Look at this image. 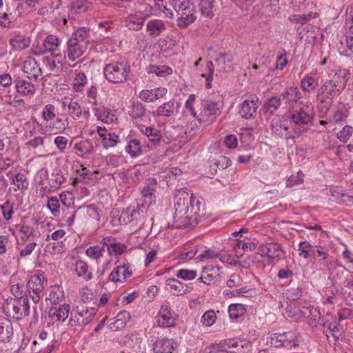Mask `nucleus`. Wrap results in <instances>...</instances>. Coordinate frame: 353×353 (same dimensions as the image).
<instances>
[{
	"mask_svg": "<svg viewBox=\"0 0 353 353\" xmlns=\"http://www.w3.org/2000/svg\"><path fill=\"white\" fill-rule=\"evenodd\" d=\"M103 72L108 82L119 84L130 79V67L125 61H112L105 65Z\"/></svg>",
	"mask_w": 353,
	"mask_h": 353,
	"instance_id": "obj_1",
	"label": "nucleus"
},
{
	"mask_svg": "<svg viewBox=\"0 0 353 353\" xmlns=\"http://www.w3.org/2000/svg\"><path fill=\"white\" fill-rule=\"evenodd\" d=\"M299 104L305 106V109L303 107H300L299 108L290 107L289 109V119L290 122L296 125L300 126L294 130V136H292V138L299 137L301 134L305 132L307 128L302 125H307L312 119V117L310 112L311 103L307 101L305 105L303 101H301Z\"/></svg>",
	"mask_w": 353,
	"mask_h": 353,
	"instance_id": "obj_2",
	"label": "nucleus"
},
{
	"mask_svg": "<svg viewBox=\"0 0 353 353\" xmlns=\"http://www.w3.org/2000/svg\"><path fill=\"white\" fill-rule=\"evenodd\" d=\"M174 204V222L177 228H187V219L189 215L191 195L185 191L179 192Z\"/></svg>",
	"mask_w": 353,
	"mask_h": 353,
	"instance_id": "obj_3",
	"label": "nucleus"
},
{
	"mask_svg": "<svg viewBox=\"0 0 353 353\" xmlns=\"http://www.w3.org/2000/svg\"><path fill=\"white\" fill-rule=\"evenodd\" d=\"M97 313L95 307L83 305L77 306L70 311L68 325L71 327H84L94 318Z\"/></svg>",
	"mask_w": 353,
	"mask_h": 353,
	"instance_id": "obj_4",
	"label": "nucleus"
},
{
	"mask_svg": "<svg viewBox=\"0 0 353 353\" xmlns=\"http://www.w3.org/2000/svg\"><path fill=\"white\" fill-rule=\"evenodd\" d=\"M177 13V25L181 28H185L194 23L196 19L194 6L189 1H183L175 6Z\"/></svg>",
	"mask_w": 353,
	"mask_h": 353,
	"instance_id": "obj_5",
	"label": "nucleus"
},
{
	"mask_svg": "<svg viewBox=\"0 0 353 353\" xmlns=\"http://www.w3.org/2000/svg\"><path fill=\"white\" fill-rule=\"evenodd\" d=\"M221 113V105L212 100H204L201 103V110L198 121L208 125L212 123Z\"/></svg>",
	"mask_w": 353,
	"mask_h": 353,
	"instance_id": "obj_6",
	"label": "nucleus"
},
{
	"mask_svg": "<svg viewBox=\"0 0 353 353\" xmlns=\"http://www.w3.org/2000/svg\"><path fill=\"white\" fill-rule=\"evenodd\" d=\"M189 206L190 210L188 218L187 219V228H193L205 216V208L204 202L194 197L192 194H191Z\"/></svg>",
	"mask_w": 353,
	"mask_h": 353,
	"instance_id": "obj_7",
	"label": "nucleus"
},
{
	"mask_svg": "<svg viewBox=\"0 0 353 353\" xmlns=\"http://www.w3.org/2000/svg\"><path fill=\"white\" fill-rule=\"evenodd\" d=\"M269 340V343L276 347H286L292 348L299 345L295 334L292 332L272 334Z\"/></svg>",
	"mask_w": 353,
	"mask_h": 353,
	"instance_id": "obj_8",
	"label": "nucleus"
},
{
	"mask_svg": "<svg viewBox=\"0 0 353 353\" xmlns=\"http://www.w3.org/2000/svg\"><path fill=\"white\" fill-rule=\"evenodd\" d=\"M259 250L261 252V256H267L271 262L274 260L278 261L281 259V254L283 252L279 243H268L261 244Z\"/></svg>",
	"mask_w": 353,
	"mask_h": 353,
	"instance_id": "obj_9",
	"label": "nucleus"
},
{
	"mask_svg": "<svg viewBox=\"0 0 353 353\" xmlns=\"http://www.w3.org/2000/svg\"><path fill=\"white\" fill-rule=\"evenodd\" d=\"M59 39L54 35H48L44 40L43 46L35 54H43L47 52H50L52 55L55 57H61V52L59 49Z\"/></svg>",
	"mask_w": 353,
	"mask_h": 353,
	"instance_id": "obj_10",
	"label": "nucleus"
},
{
	"mask_svg": "<svg viewBox=\"0 0 353 353\" xmlns=\"http://www.w3.org/2000/svg\"><path fill=\"white\" fill-rule=\"evenodd\" d=\"M88 48V47L83 42L79 43L74 40L69 39L67 42V50L64 57L67 56L70 60L74 61L81 57Z\"/></svg>",
	"mask_w": 353,
	"mask_h": 353,
	"instance_id": "obj_11",
	"label": "nucleus"
},
{
	"mask_svg": "<svg viewBox=\"0 0 353 353\" xmlns=\"http://www.w3.org/2000/svg\"><path fill=\"white\" fill-rule=\"evenodd\" d=\"M23 71L30 79L37 80L42 75V71L35 59L28 57L23 63Z\"/></svg>",
	"mask_w": 353,
	"mask_h": 353,
	"instance_id": "obj_12",
	"label": "nucleus"
},
{
	"mask_svg": "<svg viewBox=\"0 0 353 353\" xmlns=\"http://www.w3.org/2000/svg\"><path fill=\"white\" fill-rule=\"evenodd\" d=\"M158 325L164 327L175 325V318L173 316L172 309L167 305H162L158 314Z\"/></svg>",
	"mask_w": 353,
	"mask_h": 353,
	"instance_id": "obj_13",
	"label": "nucleus"
},
{
	"mask_svg": "<svg viewBox=\"0 0 353 353\" xmlns=\"http://www.w3.org/2000/svg\"><path fill=\"white\" fill-rule=\"evenodd\" d=\"M258 108V99H245L240 105L239 114L246 119H250L256 115Z\"/></svg>",
	"mask_w": 353,
	"mask_h": 353,
	"instance_id": "obj_14",
	"label": "nucleus"
},
{
	"mask_svg": "<svg viewBox=\"0 0 353 353\" xmlns=\"http://www.w3.org/2000/svg\"><path fill=\"white\" fill-rule=\"evenodd\" d=\"M176 346L172 339L158 338L153 344V350L155 353H172Z\"/></svg>",
	"mask_w": 353,
	"mask_h": 353,
	"instance_id": "obj_15",
	"label": "nucleus"
},
{
	"mask_svg": "<svg viewBox=\"0 0 353 353\" xmlns=\"http://www.w3.org/2000/svg\"><path fill=\"white\" fill-rule=\"evenodd\" d=\"M168 90L165 88H157L150 90H143L139 92V97L145 102H154L166 95Z\"/></svg>",
	"mask_w": 353,
	"mask_h": 353,
	"instance_id": "obj_16",
	"label": "nucleus"
},
{
	"mask_svg": "<svg viewBox=\"0 0 353 353\" xmlns=\"http://www.w3.org/2000/svg\"><path fill=\"white\" fill-rule=\"evenodd\" d=\"M70 313V306L69 304L64 303L59 307H52L49 310V316L52 319H55L57 321H65Z\"/></svg>",
	"mask_w": 353,
	"mask_h": 353,
	"instance_id": "obj_17",
	"label": "nucleus"
},
{
	"mask_svg": "<svg viewBox=\"0 0 353 353\" xmlns=\"http://www.w3.org/2000/svg\"><path fill=\"white\" fill-rule=\"evenodd\" d=\"M220 269L219 267L208 265L203 268L202 274L198 279L199 281L206 285H210L212 282L219 275Z\"/></svg>",
	"mask_w": 353,
	"mask_h": 353,
	"instance_id": "obj_18",
	"label": "nucleus"
},
{
	"mask_svg": "<svg viewBox=\"0 0 353 353\" xmlns=\"http://www.w3.org/2000/svg\"><path fill=\"white\" fill-rule=\"evenodd\" d=\"M166 30V23L161 19L150 20L146 26V30L150 36L157 37L160 36Z\"/></svg>",
	"mask_w": 353,
	"mask_h": 353,
	"instance_id": "obj_19",
	"label": "nucleus"
},
{
	"mask_svg": "<svg viewBox=\"0 0 353 353\" xmlns=\"http://www.w3.org/2000/svg\"><path fill=\"white\" fill-rule=\"evenodd\" d=\"M281 97L286 104L290 105L298 103L302 98V94L297 86H290L281 94Z\"/></svg>",
	"mask_w": 353,
	"mask_h": 353,
	"instance_id": "obj_20",
	"label": "nucleus"
},
{
	"mask_svg": "<svg viewBox=\"0 0 353 353\" xmlns=\"http://www.w3.org/2000/svg\"><path fill=\"white\" fill-rule=\"evenodd\" d=\"M131 275L132 272L128 270V268L124 264L119 265L113 270L110 274V279L115 283H123Z\"/></svg>",
	"mask_w": 353,
	"mask_h": 353,
	"instance_id": "obj_21",
	"label": "nucleus"
},
{
	"mask_svg": "<svg viewBox=\"0 0 353 353\" xmlns=\"http://www.w3.org/2000/svg\"><path fill=\"white\" fill-rule=\"evenodd\" d=\"M166 285L170 287L171 293L174 296H181L189 291V286L175 279H168Z\"/></svg>",
	"mask_w": 353,
	"mask_h": 353,
	"instance_id": "obj_22",
	"label": "nucleus"
},
{
	"mask_svg": "<svg viewBox=\"0 0 353 353\" xmlns=\"http://www.w3.org/2000/svg\"><path fill=\"white\" fill-rule=\"evenodd\" d=\"M342 90L336 77H333L331 80L325 81L318 91H320L321 93H323L324 92L330 96L335 97L336 91L341 92Z\"/></svg>",
	"mask_w": 353,
	"mask_h": 353,
	"instance_id": "obj_23",
	"label": "nucleus"
},
{
	"mask_svg": "<svg viewBox=\"0 0 353 353\" xmlns=\"http://www.w3.org/2000/svg\"><path fill=\"white\" fill-rule=\"evenodd\" d=\"M174 112V102L170 100L161 105L157 110L151 112L153 117H166L172 116Z\"/></svg>",
	"mask_w": 353,
	"mask_h": 353,
	"instance_id": "obj_24",
	"label": "nucleus"
},
{
	"mask_svg": "<svg viewBox=\"0 0 353 353\" xmlns=\"http://www.w3.org/2000/svg\"><path fill=\"white\" fill-rule=\"evenodd\" d=\"M157 184L155 179H149L141 190V194L143 197L145 198V201H147V199H148L150 203L155 199V187Z\"/></svg>",
	"mask_w": 353,
	"mask_h": 353,
	"instance_id": "obj_25",
	"label": "nucleus"
},
{
	"mask_svg": "<svg viewBox=\"0 0 353 353\" xmlns=\"http://www.w3.org/2000/svg\"><path fill=\"white\" fill-rule=\"evenodd\" d=\"M44 276L41 274H34L31 276L28 283V288L29 289V294L36 293L41 294L43 290V280Z\"/></svg>",
	"mask_w": 353,
	"mask_h": 353,
	"instance_id": "obj_26",
	"label": "nucleus"
},
{
	"mask_svg": "<svg viewBox=\"0 0 353 353\" xmlns=\"http://www.w3.org/2000/svg\"><path fill=\"white\" fill-rule=\"evenodd\" d=\"M15 89L21 95L33 94L35 92V85L26 80L18 79L15 81Z\"/></svg>",
	"mask_w": 353,
	"mask_h": 353,
	"instance_id": "obj_27",
	"label": "nucleus"
},
{
	"mask_svg": "<svg viewBox=\"0 0 353 353\" xmlns=\"http://www.w3.org/2000/svg\"><path fill=\"white\" fill-rule=\"evenodd\" d=\"M90 29L85 27L79 28L72 34V37L70 39L74 40L77 43H85L87 47L90 45V37L89 34Z\"/></svg>",
	"mask_w": 353,
	"mask_h": 353,
	"instance_id": "obj_28",
	"label": "nucleus"
},
{
	"mask_svg": "<svg viewBox=\"0 0 353 353\" xmlns=\"http://www.w3.org/2000/svg\"><path fill=\"white\" fill-rule=\"evenodd\" d=\"M130 319V314L128 312L123 310L120 312L113 323L110 325V328L114 330H119L124 328Z\"/></svg>",
	"mask_w": 353,
	"mask_h": 353,
	"instance_id": "obj_29",
	"label": "nucleus"
},
{
	"mask_svg": "<svg viewBox=\"0 0 353 353\" xmlns=\"http://www.w3.org/2000/svg\"><path fill=\"white\" fill-rule=\"evenodd\" d=\"M334 98V97L330 96L324 92L323 93H321L320 91H318L316 94L317 101L319 102L318 108L321 111H325L326 112L331 108Z\"/></svg>",
	"mask_w": 353,
	"mask_h": 353,
	"instance_id": "obj_30",
	"label": "nucleus"
},
{
	"mask_svg": "<svg viewBox=\"0 0 353 353\" xmlns=\"http://www.w3.org/2000/svg\"><path fill=\"white\" fill-rule=\"evenodd\" d=\"M231 56L227 54L220 53L219 57L215 59L219 72H228L232 70Z\"/></svg>",
	"mask_w": 353,
	"mask_h": 353,
	"instance_id": "obj_31",
	"label": "nucleus"
},
{
	"mask_svg": "<svg viewBox=\"0 0 353 353\" xmlns=\"http://www.w3.org/2000/svg\"><path fill=\"white\" fill-rule=\"evenodd\" d=\"M12 334V324L9 320L4 319L1 322H0V341H9Z\"/></svg>",
	"mask_w": 353,
	"mask_h": 353,
	"instance_id": "obj_32",
	"label": "nucleus"
},
{
	"mask_svg": "<svg viewBox=\"0 0 353 353\" xmlns=\"http://www.w3.org/2000/svg\"><path fill=\"white\" fill-rule=\"evenodd\" d=\"M146 210L143 208L130 209V220L135 227L141 226L144 223Z\"/></svg>",
	"mask_w": 353,
	"mask_h": 353,
	"instance_id": "obj_33",
	"label": "nucleus"
},
{
	"mask_svg": "<svg viewBox=\"0 0 353 353\" xmlns=\"http://www.w3.org/2000/svg\"><path fill=\"white\" fill-rule=\"evenodd\" d=\"M281 104V98L279 97H272L264 103L263 110L265 114L272 115L280 107Z\"/></svg>",
	"mask_w": 353,
	"mask_h": 353,
	"instance_id": "obj_34",
	"label": "nucleus"
},
{
	"mask_svg": "<svg viewBox=\"0 0 353 353\" xmlns=\"http://www.w3.org/2000/svg\"><path fill=\"white\" fill-rule=\"evenodd\" d=\"M75 271L79 276H82L86 281L92 279V272H88L87 263L81 259H78L75 262Z\"/></svg>",
	"mask_w": 353,
	"mask_h": 353,
	"instance_id": "obj_35",
	"label": "nucleus"
},
{
	"mask_svg": "<svg viewBox=\"0 0 353 353\" xmlns=\"http://www.w3.org/2000/svg\"><path fill=\"white\" fill-rule=\"evenodd\" d=\"M140 131L141 133L144 134L147 137H148L149 141L153 144L159 142L161 140V132L155 128L143 126L140 128Z\"/></svg>",
	"mask_w": 353,
	"mask_h": 353,
	"instance_id": "obj_36",
	"label": "nucleus"
},
{
	"mask_svg": "<svg viewBox=\"0 0 353 353\" xmlns=\"http://www.w3.org/2000/svg\"><path fill=\"white\" fill-rule=\"evenodd\" d=\"M10 179H12V183L17 186V188H14V191H24L28 188L29 182L25 174L22 173H17L10 177Z\"/></svg>",
	"mask_w": 353,
	"mask_h": 353,
	"instance_id": "obj_37",
	"label": "nucleus"
},
{
	"mask_svg": "<svg viewBox=\"0 0 353 353\" xmlns=\"http://www.w3.org/2000/svg\"><path fill=\"white\" fill-rule=\"evenodd\" d=\"M10 43L15 50H22L30 45L29 39L23 35H16L10 39Z\"/></svg>",
	"mask_w": 353,
	"mask_h": 353,
	"instance_id": "obj_38",
	"label": "nucleus"
},
{
	"mask_svg": "<svg viewBox=\"0 0 353 353\" xmlns=\"http://www.w3.org/2000/svg\"><path fill=\"white\" fill-rule=\"evenodd\" d=\"M125 151L132 158L139 156L142 151V147L140 141L136 139H130L125 147Z\"/></svg>",
	"mask_w": 353,
	"mask_h": 353,
	"instance_id": "obj_39",
	"label": "nucleus"
},
{
	"mask_svg": "<svg viewBox=\"0 0 353 353\" xmlns=\"http://www.w3.org/2000/svg\"><path fill=\"white\" fill-rule=\"evenodd\" d=\"M245 312L246 308L243 304L234 303L228 307V314L231 319H236L243 316Z\"/></svg>",
	"mask_w": 353,
	"mask_h": 353,
	"instance_id": "obj_40",
	"label": "nucleus"
},
{
	"mask_svg": "<svg viewBox=\"0 0 353 353\" xmlns=\"http://www.w3.org/2000/svg\"><path fill=\"white\" fill-rule=\"evenodd\" d=\"M214 0H200L199 8L203 16L212 18L214 16L212 8Z\"/></svg>",
	"mask_w": 353,
	"mask_h": 353,
	"instance_id": "obj_41",
	"label": "nucleus"
},
{
	"mask_svg": "<svg viewBox=\"0 0 353 353\" xmlns=\"http://www.w3.org/2000/svg\"><path fill=\"white\" fill-rule=\"evenodd\" d=\"M5 308L8 311L12 312L13 317L16 315L19 319L23 316L22 308L21 307L20 299H14L13 301L8 302L5 305Z\"/></svg>",
	"mask_w": 353,
	"mask_h": 353,
	"instance_id": "obj_42",
	"label": "nucleus"
},
{
	"mask_svg": "<svg viewBox=\"0 0 353 353\" xmlns=\"http://www.w3.org/2000/svg\"><path fill=\"white\" fill-rule=\"evenodd\" d=\"M318 85L317 81L312 76L307 74L301 81V88L305 92L313 91Z\"/></svg>",
	"mask_w": 353,
	"mask_h": 353,
	"instance_id": "obj_43",
	"label": "nucleus"
},
{
	"mask_svg": "<svg viewBox=\"0 0 353 353\" xmlns=\"http://www.w3.org/2000/svg\"><path fill=\"white\" fill-rule=\"evenodd\" d=\"M65 181V178L60 171L52 173L51 176L48 178L49 185L54 190L58 189Z\"/></svg>",
	"mask_w": 353,
	"mask_h": 353,
	"instance_id": "obj_44",
	"label": "nucleus"
},
{
	"mask_svg": "<svg viewBox=\"0 0 353 353\" xmlns=\"http://www.w3.org/2000/svg\"><path fill=\"white\" fill-rule=\"evenodd\" d=\"M69 103L67 104V101L63 102V106L68 107V114L74 118H79L81 115L82 111L81 106L77 101H74L72 99H68Z\"/></svg>",
	"mask_w": 353,
	"mask_h": 353,
	"instance_id": "obj_45",
	"label": "nucleus"
},
{
	"mask_svg": "<svg viewBox=\"0 0 353 353\" xmlns=\"http://www.w3.org/2000/svg\"><path fill=\"white\" fill-rule=\"evenodd\" d=\"M313 247L314 245H312L308 241H304L300 242L298 249V251L299 252V255L305 259L312 257V250L313 249Z\"/></svg>",
	"mask_w": 353,
	"mask_h": 353,
	"instance_id": "obj_46",
	"label": "nucleus"
},
{
	"mask_svg": "<svg viewBox=\"0 0 353 353\" xmlns=\"http://www.w3.org/2000/svg\"><path fill=\"white\" fill-rule=\"evenodd\" d=\"M150 16V14H143L142 13H139L138 19L140 21H135V18L134 17H131L128 23V27L130 30H133L138 31L143 28V21Z\"/></svg>",
	"mask_w": 353,
	"mask_h": 353,
	"instance_id": "obj_47",
	"label": "nucleus"
},
{
	"mask_svg": "<svg viewBox=\"0 0 353 353\" xmlns=\"http://www.w3.org/2000/svg\"><path fill=\"white\" fill-rule=\"evenodd\" d=\"M74 148L81 153V156L91 154L94 151L92 144L88 140L75 143Z\"/></svg>",
	"mask_w": 353,
	"mask_h": 353,
	"instance_id": "obj_48",
	"label": "nucleus"
},
{
	"mask_svg": "<svg viewBox=\"0 0 353 353\" xmlns=\"http://www.w3.org/2000/svg\"><path fill=\"white\" fill-rule=\"evenodd\" d=\"M148 72L149 74H155L157 76H164L165 74H170L172 73V70L171 68L166 65H150L148 68Z\"/></svg>",
	"mask_w": 353,
	"mask_h": 353,
	"instance_id": "obj_49",
	"label": "nucleus"
},
{
	"mask_svg": "<svg viewBox=\"0 0 353 353\" xmlns=\"http://www.w3.org/2000/svg\"><path fill=\"white\" fill-rule=\"evenodd\" d=\"M316 256L322 257L319 262L321 264H323V261L327 259L328 256V249L325 247L314 245L313 249L312 250V257Z\"/></svg>",
	"mask_w": 353,
	"mask_h": 353,
	"instance_id": "obj_50",
	"label": "nucleus"
},
{
	"mask_svg": "<svg viewBox=\"0 0 353 353\" xmlns=\"http://www.w3.org/2000/svg\"><path fill=\"white\" fill-rule=\"evenodd\" d=\"M214 64L212 61H209L207 63L206 65V72L203 73L201 74L202 77L205 78L206 80V88H212V81L213 80V74H214Z\"/></svg>",
	"mask_w": 353,
	"mask_h": 353,
	"instance_id": "obj_51",
	"label": "nucleus"
},
{
	"mask_svg": "<svg viewBox=\"0 0 353 353\" xmlns=\"http://www.w3.org/2000/svg\"><path fill=\"white\" fill-rule=\"evenodd\" d=\"M146 109L140 102L134 103L130 115L134 119L142 118L145 114Z\"/></svg>",
	"mask_w": 353,
	"mask_h": 353,
	"instance_id": "obj_52",
	"label": "nucleus"
},
{
	"mask_svg": "<svg viewBox=\"0 0 353 353\" xmlns=\"http://www.w3.org/2000/svg\"><path fill=\"white\" fill-rule=\"evenodd\" d=\"M87 82V77L83 72H79L74 80V90L81 92Z\"/></svg>",
	"mask_w": 353,
	"mask_h": 353,
	"instance_id": "obj_53",
	"label": "nucleus"
},
{
	"mask_svg": "<svg viewBox=\"0 0 353 353\" xmlns=\"http://www.w3.org/2000/svg\"><path fill=\"white\" fill-rule=\"evenodd\" d=\"M42 118L46 121H52L56 117L55 107L52 104L46 105L42 111Z\"/></svg>",
	"mask_w": 353,
	"mask_h": 353,
	"instance_id": "obj_54",
	"label": "nucleus"
},
{
	"mask_svg": "<svg viewBox=\"0 0 353 353\" xmlns=\"http://www.w3.org/2000/svg\"><path fill=\"white\" fill-rule=\"evenodd\" d=\"M216 320V315L213 310L205 312L201 319L202 324L205 326L212 325Z\"/></svg>",
	"mask_w": 353,
	"mask_h": 353,
	"instance_id": "obj_55",
	"label": "nucleus"
},
{
	"mask_svg": "<svg viewBox=\"0 0 353 353\" xmlns=\"http://www.w3.org/2000/svg\"><path fill=\"white\" fill-rule=\"evenodd\" d=\"M1 210L3 218L6 221H9L12 219V214H14V206L10 201H6L3 205H1Z\"/></svg>",
	"mask_w": 353,
	"mask_h": 353,
	"instance_id": "obj_56",
	"label": "nucleus"
},
{
	"mask_svg": "<svg viewBox=\"0 0 353 353\" xmlns=\"http://www.w3.org/2000/svg\"><path fill=\"white\" fill-rule=\"evenodd\" d=\"M103 251V248H101L99 246H91L86 250L85 253L90 258L97 260L102 256Z\"/></svg>",
	"mask_w": 353,
	"mask_h": 353,
	"instance_id": "obj_57",
	"label": "nucleus"
},
{
	"mask_svg": "<svg viewBox=\"0 0 353 353\" xmlns=\"http://www.w3.org/2000/svg\"><path fill=\"white\" fill-rule=\"evenodd\" d=\"M1 99L4 103L15 107L17 103H23V101L18 99L17 96L12 97V94L10 90L6 94L1 96Z\"/></svg>",
	"mask_w": 353,
	"mask_h": 353,
	"instance_id": "obj_58",
	"label": "nucleus"
},
{
	"mask_svg": "<svg viewBox=\"0 0 353 353\" xmlns=\"http://www.w3.org/2000/svg\"><path fill=\"white\" fill-rule=\"evenodd\" d=\"M119 137L114 133H108L107 137L103 139L102 144L105 148L114 147L118 143Z\"/></svg>",
	"mask_w": 353,
	"mask_h": 353,
	"instance_id": "obj_59",
	"label": "nucleus"
},
{
	"mask_svg": "<svg viewBox=\"0 0 353 353\" xmlns=\"http://www.w3.org/2000/svg\"><path fill=\"white\" fill-rule=\"evenodd\" d=\"M54 143L60 153H65L68 143V139L63 136H57L54 140Z\"/></svg>",
	"mask_w": 353,
	"mask_h": 353,
	"instance_id": "obj_60",
	"label": "nucleus"
},
{
	"mask_svg": "<svg viewBox=\"0 0 353 353\" xmlns=\"http://www.w3.org/2000/svg\"><path fill=\"white\" fill-rule=\"evenodd\" d=\"M197 276L196 270L181 269L178 271L176 276L183 280H192Z\"/></svg>",
	"mask_w": 353,
	"mask_h": 353,
	"instance_id": "obj_61",
	"label": "nucleus"
},
{
	"mask_svg": "<svg viewBox=\"0 0 353 353\" xmlns=\"http://www.w3.org/2000/svg\"><path fill=\"white\" fill-rule=\"evenodd\" d=\"M327 330H329L332 337L334 339V342H336L338 339L341 336V332L339 329V323H329L327 325Z\"/></svg>",
	"mask_w": 353,
	"mask_h": 353,
	"instance_id": "obj_62",
	"label": "nucleus"
},
{
	"mask_svg": "<svg viewBox=\"0 0 353 353\" xmlns=\"http://www.w3.org/2000/svg\"><path fill=\"white\" fill-rule=\"evenodd\" d=\"M47 206L53 215L57 216L59 213L60 203L57 197L53 196L49 199Z\"/></svg>",
	"mask_w": 353,
	"mask_h": 353,
	"instance_id": "obj_63",
	"label": "nucleus"
},
{
	"mask_svg": "<svg viewBox=\"0 0 353 353\" xmlns=\"http://www.w3.org/2000/svg\"><path fill=\"white\" fill-rule=\"evenodd\" d=\"M353 129L351 126L345 125L343 128L337 134V138L342 142H347L350 136L352 135Z\"/></svg>",
	"mask_w": 353,
	"mask_h": 353,
	"instance_id": "obj_64",
	"label": "nucleus"
}]
</instances>
